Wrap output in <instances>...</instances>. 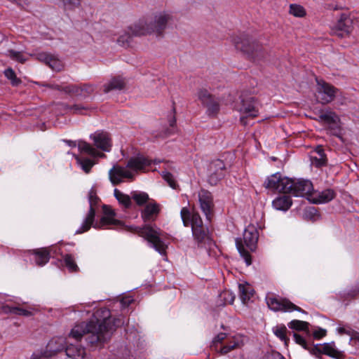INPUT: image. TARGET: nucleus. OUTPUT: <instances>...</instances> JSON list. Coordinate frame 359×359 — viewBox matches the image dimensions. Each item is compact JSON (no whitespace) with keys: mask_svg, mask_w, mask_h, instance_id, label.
<instances>
[{"mask_svg":"<svg viewBox=\"0 0 359 359\" xmlns=\"http://www.w3.org/2000/svg\"><path fill=\"white\" fill-rule=\"evenodd\" d=\"M51 357V354L49 353L45 348V349L38 350L34 352L30 359H49Z\"/></svg>","mask_w":359,"mask_h":359,"instance_id":"nucleus-44","label":"nucleus"},{"mask_svg":"<svg viewBox=\"0 0 359 359\" xmlns=\"http://www.w3.org/2000/svg\"><path fill=\"white\" fill-rule=\"evenodd\" d=\"M64 262L69 271L76 272L78 271L79 267L75 262L74 258L71 255H65L64 256Z\"/></svg>","mask_w":359,"mask_h":359,"instance_id":"nucleus-43","label":"nucleus"},{"mask_svg":"<svg viewBox=\"0 0 359 359\" xmlns=\"http://www.w3.org/2000/svg\"><path fill=\"white\" fill-rule=\"evenodd\" d=\"M128 230L144 237L149 242L150 246L161 255L165 254L168 245L164 241V239L166 234L160 229L151 225H145L143 227L130 226Z\"/></svg>","mask_w":359,"mask_h":359,"instance_id":"nucleus-4","label":"nucleus"},{"mask_svg":"<svg viewBox=\"0 0 359 359\" xmlns=\"http://www.w3.org/2000/svg\"><path fill=\"white\" fill-rule=\"evenodd\" d=\"M293 336H294V339L297 344H299L304 349H306L310 352L311 347L313 345L308 344L307 342L306 341V340L298 334L294 333Z\"/></svg>","mask_w":359,"mask_h":359,"instance_id":"nucleus-48","label":"nucleus"},{"mask_svg":"<svg viewBox=\"0 0 359 359\" xmlns=\"http://www.w3.org/2000/svg\"><path fill=\"white\" fill-rule=\"evenodd\" d=\"M238 290L240 299L243 304L248 303L254 295L253 288L247 283H240Z\"/></svg>","mask_w":359,"mask_h":359,"instance_id":"nucleus-28","label":"nucleus"},{"mask_svg":"<svg viewBox=\"0 0 359 359\" xmlns=\"http://www.w3.org/2000/svg\"><path fill=\"white\" fill-rule=\"evenodd\" d=\"M291 188L287 193L294 196H302L306 198L311 201V198L313 197V187L311 181L306 180H294L291 179Z\"/></svg>","mask_w":359,"mask_h":359,"instance_id":"nucleus-8","label":"nucleus"},{"mask_svg":"<svg viewBox=\"0 0 359 359\" xmlns=\"http://www.w3.org/2000/svg\"><path fill=\"white\" fill-rule=\"evenodd\" d=\"M114 196L118 201L120 203L123 205L125 207H129L131 203V196L122 193L117 189H115L114 191Z\"/></svg>","mask_w":359,"mask_h":359,"instance_id":"nucleus-38","label":"nucleus"},{"mask_svg":"<svg viewBox=\"0 0 359 359\" xmlns=\"http://www.w3.org/2000/svg\"><path fill=\"white\" fill-rule=\"evenodd\" d=\"M273 331L274 334L287 346L289 339L286 336L287 328L285 326H276Z\"/></svg>","mask_w":359,"mask_h":359,"instance_id":"nucleus-40","label":"nucleus"},{"mask_svg":"<svg viewBox=\"0 0 359 359\" xmlns=\"http://www.w3.org/2000/svg\"><path fill=\"white\" fill-rule=\"evenodd\" d=\"M35 262L39 266H43L50 259L49 252L46 248L37 249L33 251Z\"/></svg>","mask_w":359,"mask_h":359,"instance_id":"nucleus-32","label":"nucleus"},{"mask_svg":"<svg viewBox=\"0 0 359 359\" xmlns=\"http://www.w3.org/2000/svg\"><path fill=\"white\" fill-rule=\"evenodd\" d=\"M233 109L239 112H257L261 109L259 102L253 95L248 93H242L239 97Z\"/></svg>","mask_w":359,"mask_h":359,"instance_id":"nucleus-11","label":"nucleus"},{"mask_svg":"<svg viewBox=\"0 0 359 359\" xmlns=\"http://www.w3.org/2000/svg\"><path fill=\"white\" fill-rule=\"evenodd\" d=\"M181 218L185 226H191L194 239L198 243L203 242L208 236V229L203 226V221L197 212H191L187 208L181 210Z\"/></svg>","mask_w":359,"mask_h":359,"instance_id":"nucleus-5","label":"nucleus"},{"mask_svg":"<svg viewBox=\"0 0 359 359\" xmlns=\"http://www.w3.org/2000/svg\"><path fill=\"white\" fill-rule=\"evenodd\" d=\"M318 121L330 130L332 135L339 136L341 122L337 114H320Z\"/></svg>","mask_w":359,"mask_h":359,"instance_id":"nucleus-14","label":"nucleus"},{"mask_svg":"<svg viewBox=\"0 0 359 359\" xmlns=\"http://www.w3.org/2000/svg\"><path fill=\"white\" fill-rule=\"evenodd\" d=\"M65 9L67 10H74L81 6L82 0H60Z\"/></svg>","mask_w":359,"mask_h":359,"instance_id":"nucleus-45","label":"nucleus"},{"mask_svg":"<svg viewBox=\"0 0 359 359\" xmlns=\"http://www.w3.org/2000/svg\"><path fill=\"white\" fill-rule=\"evenodd\" d=\"M312 163L318 167L324 165L326 163V158L325 154H320L319 158L313 157L312 158Z\"/></svg>","mask_w":359,"mask_h":359,"instance_id":"nucleus-49","label":"nucleus"},{"mask_svg":"<svg viewBox=\"0 0 359 359\" xmlns=\"http://www.w3.org/2000/svg\"><path fill=\"white\" fill-rule=\"evenodd\" d=\"M95 321L90 320L88 323H81L76 325L71 330L69 337L76 342L81 340L83 334H88V342L91 345L104 343L110 336L114 327L124 323L121 318H110V311L107 308H101L94 313Z\"/></svg>","mask_w":359,"mask_h":359,"instance_id":"nucleus-1","label":"nucleus"},{"mask_svg":"<svg viewBox=\"0 0 359 359\" xmlns=\"http://www.w3.org/2000/svg\"><path fill=\"white\" fill-rule=\"evenodd\" d=\"M109 177L111 184L116 185L123 182L125 179H132L133 174L127 167L114 165L109 171Z\"/></svg>","mask_w":359,"mask_h":359,"instance_id":"nucleus-15","label":"nucleus"},{"mask_svg":"<svg viewBox=\"0 0 359 359\" xmlns=\"http://www.w3.org/2000/svg\"><path fill=\"white\" fill-rule=\"evenodd\" d=\"M249 116H250L252 118H254L257 116V114L251 113V114H249Z\"/></svg>","mask_w":359,"mask_h":359,"instance_id":"nucleus-63","label":"nucleus"},{"mask_svg":"<svg viewBox=\"0 0 359 359\" xmlns=\"http://www.w3.org/2000/svg\"><path fill=\"white\" fill-rule=\"evenodd\" d=\"M46 123H43V124H42L41 127H40V129H41V130H46Z\"/></svg>","mask_w":359,"mask_h":359,"instance_id":"nucleus-62","label":"nucleus"},{"mask_svg":"<svg viewBox=\"0 0 359 359\" xmlns=\"http://www.w3.org/2000/svg\"><path fill=\"white\" fill-rule=\"evenodd\" d=\"M67 343L66 339L63 337H55L49 341L46 348L53 357L57 352L62 351Z\"/></svg>","mask_w":359,"mask_h":359,"instance_id":"nucleus-24","label":"nucleus"},{"mask_svg":"<svg viewBox=\"0 0 359 359\" xmlns=\"http://www.w3.org/2000/svg\"><path fill=\"white\" fill-rule=\"evenodd\" d=\"M200 208L206 216L207 219L210 220L213 204V198L212 194L205 189H201L198 194Z\"/></svg>","mask_w":359,"mask_h":359,"instance_id":"nucleus-17","label":"nucleus"},{"mask_svg":"<svg viewBox=\"0 0 359 359\" xmlns=\"http://www.w3.org/2000/svg\"><path fill=\"white\" fill-rule=\"evenodd\" d=\"M292 204L291 198L288 196H280L272 201V206L274 209L286 212Z\"/></svg>","mask_w":359,"mask_h":359,"instance_id":"nucleus-26","label":"nucleus"},{"mask_svg":"<svg viewBox=\"0 0 359 359\" xmlns=\"http://www.w3.org/2000/svg\"><path fill=\"white\" fill-rule=\"evenodd\" d=\"M79 150L87 154H89L93 157H104L105 155L103 153L98 151L95 148L91 146L89 143L83 141H80L78 143Z\"/></svg>","mask_w":359,"mask_h":359,"instance_id":"nucleus-30","label":"nucleus"},{"mask_svg":"<svg viewBox=\"0 0 359 359\" xmlns=\"http://www.w3.org/2000/svg\"><path fill=\"white\" fill-rule=\"evenodd\" d=\"M337 332L339 333V334H344L345 333V329L344 327H338L337 328Z\"/></svg>","mask_w":359,"mask_h":359,"instance_id":"nucleus-61","label":"nucleus"},{"mask_svg":"<svg viewBox=\"0 0 359 359\" xmlns=\"http://www.w3.org/2000/svg\"><path fill=\"white\" fill-rule=\"evenodd\" d=\"M197 97L201 104L206 107L210 112H217L219 110L220 102L218 98L211 95L205 88L199 89Z\"/></svg>","mask_w":359,"mask_h":359,"instance_id":"nucleus-13","label":"nucleus"},{"mask_svg":"<svg viewBox=\"0 0 359 359\" xmlns=\"http://www.w3.org/2000/svg\"><path fill=\"white\" fill-rule=\"evenodd\" d=\"M58 108L57 109L58 110H64V111H67V110H70V111H81V110H88V109L82 106V105H80V104H74V105H71V106H69V105H66V104H60L58 105Z\"/></svg>","mask_w":359,"mask_h":359,"instance_id":"nucleus-46","label":"nucleus"},{"mask_svg":"<svg viewBox=\"0 0 359 359\" xmlns=\"http://www.w3.org/2000/svg\"><path fill=\"white\" fill-rule=\"evenodd\" d=\"M231 41L237 50L248 55L259 49V44L245 34L233 36Z\"/></svg>","mask_w":359,"mask_h":359,"instance_id":"nucleus-10","label":"nucleus"},{"mask_svg":"<svg viewBox=\"0 0 359 359\" xmlns=\"http://www.w3.org/2000/svg\"><path fill=\"white\" fill-rule=\"evenodd\" d=\"M268 358L269 359H285L283 358V355H281L278 352H274V353H271L269 356H268Z\"/></svg>","mask_w":359,"mask_h":359,"instance_id":"nucleus-56","label":"nucleus"},{"mask_svg":"<svg viewBox=\"0 0 359 359\" xmlns=\"http://www.w3.org/2000/svg\"><path fill=\"white\" fill-rule=\"evenodd\" d=\"M131 198H133L138 205H142L148 201L149 196L145 192L133 191L131 193Z\"/></svg>","mask_w":359,"mask_h":359,"instance_id":"nucleus-36","label":"nucleus"},{"mask_svg":"<svg viewBox=\"0 0 359 359\" xmlns=\"http://www.w3.org/2000/svg\"><path fill=\"white\" fill-rule=\"evenodd\" d=\"M38 59L40 61L46 63L47 65H48L49 67H50L54 71L60 72L63 68L62 62L60 60H58L56 57L50 54L45 53H40L38 55Z\"/></svg>","mask_w":359,"mask_h":359,"instance_id":"nucleus-22","label":"nucleus"},{"mask_svg":"<svg viewBox=\"0 0 359 359\" xmlns=\"http://www.w3.org/2000/svg\"><path fill=\"white\" fill-rule=\"evenodd\" d=\"M241 121L243 123V124H245V123L244 122V117H241Z\"/></svg>","mask_w":359,"mask_h":359,"instance_id":"nucleus-64","label":"nucleus"},{"mask_svg":"<svg viewBox=\"0 0 359 359\" xmlns=\"http://www.w3.org/2000/svg\"><path fill=\"white\" fill-rule=\"evenodd\" d=\"M266 300L269 308L274 311L291 312L297 311L299 312L305 313L304 310L287 299L277 298L271 295L266 297Z\"/></svg>","mask_w":359,"mask_h":359,"instance_id":"nucleus-9","label":"nucleus"},{"mask_svg":"<svg viewBox=\"0 0 359 359\" xmlns=\"http://www.w3.org/2000/svg\"><path fill=\"white\" fill-rule=\"evenodd\" d=\"M81 90L86 91L88 93H90L94 91V88H93V86H92L90 85H84L82 87Z\"/></svg>","mask_w":359,"mask_h":359,"instance_id":"nucleus-57","label":"nucleus"},{"mask_svg":"<svg viewBox=\"0 0 359 359\" xmlns=\"http://www.w3.org/2000/svg\"><path fill=\"white\" fill-rule=\"evenodd\" d=\"M126 82L124 78L121 76H116L112 78L108 83L103 86V91L105 93H109L111 90H123L126 86Z\"/></svg>","mask_w":359,"mask_h":359,"instance_id":"nucleus-27","label":"nucleus"},{"mask_svg":"<svg viewBox=\"0 0 359 359\" xmlns=\"http://www.w3.org/2000/svg\"><path fill=\"white\" fill-rule=\"evenodd\" d=\"M335 196V193L332 189H325L321 192L314 191L313 197L311 198V202L313 203H325L332 201Z\"/></svg>","mask_w":359,"mask_h":359,"instance_id":"nucleus-25","label":"nucleus"},{"mask_svg":"<svg viewBox=\"0 0 359 359\" xmlns=\"http://www.w3.org/2000/svg\"><path fill=\"white\" fill-rule=\"evenodd\" d=\"M88 199L90 209L81 226L76 231V233L79 234L86 232L91 226H93L95 229H105L108 228L109 226L121 225V222L114 217L115 212L114 210L107 205L102 206L103 215L100 221L94 222L95 216L94 205L97 203L99 198L97 197L95 192L91 190L89 192Z\"/></svg>","mask_w":359,"mask_h":359,"instance_id":"nucleus-3","label":"nucleus"},{"mask_svg":"<svg viewBox=\"0 0 359 359\" xmlns=\"http://www.w3.org/2000/svg\"><path fill=\"white\" fill-rule=\"evenodd\" d=\"M258 241V233L254 226H248L243 233V241L246 247L251 251L256 248Z\"/></svg>","mask_w":359,"mask_h":359,"instance_id":"nucleus-21","label":"nucleus"},{"mask_svg":"<svg viewBox=\"0 0 359 359\" xmlns=\"http://www.w3.org/2000/svg\"><path fill=\"white\" fill-rule=\"evenodd\" d=\"M77 164L81 167V168L86 172H90L92 167L95 164V163L88 158L79 157L76 155H74Z\"/></svg>","mask_w":359,"mask_h":359,"instance_id":"nucleus-34","label":"nucleus"},{"mask_svg":"<svg viewBox=\"0 0 359 359\" xmlns=\"http://www.w3.org/2000/svg\"><path fill=\"white\" fill-rule=\"evenodd\" d=\"M236 248H237L241 256L244 259L246 265L250 266L252 264L250 255L244 248V247L241 244V242L239 239H236Z\"/></svg>","mask_w":359,"mask_h":359,"instance_id":"nucleus-35","label":"nucleus"},{"mask_svg":"<svg viewBox=\"0 0 359 359\" xmlns=\"http://www.w3.org/2000/svg\"><path fill=\"white\" fill-rule=\"evenodd\" d=\"M133 302V299L130 296H125L120 300V304L122 308L128 306Z\"/></svg>","mask_w":359,"mask_h":359,"instance_id":"nucleus-51","label":"nucleus"},{"mask_svg":"<svg viewBox=\"0 0 359 359\" xmlns=\"http://www.w3.org/2000/svg\"><path fill=\"white\" fill-rule=\"evenodd\" d=\"M169 122L171 128L168 131V135L173 134L177 131V129L175 128L176 118L174 116H172L170 117Z\"/></svg>","mask_w":359,"mask_h":359,"instance_id":"nucleus-52","label":"nucleus"},{"mask_svg":"<svg viewBox=\"0 0 359 359\" xmlns=\"http://www.w3.org/2000/svg\"><path fill=\"white\" fill-rule=\"evenodd\" d=\"M353 28L351 18L348 15L343 13L333 27L332 32L339 37H345L351 34Z\"/></svg>","mask_w":359,"mask_h":359,"instance_id":"nucleus-12","label":"nucleus"},{"mask_svg":"<svg viewBox=\"0 0 359 359\" xmlns=\"http://www.w3.org/2000/svg\"><path fill=\"white\" fill-rule=\"evenodd\" d=\"M311 354L320 358L321 354L327 355L332 358H337L339 352L335 349L333 344H325L323 345H315L311 347Z\"/></svg>","mask_w":359,"mask_h":359,"instance_id":"nucleus-19","label":"nucleus"},{"mask_svg":"<svg viewBox=\"0 0 359 359\" xmlns=\"http://www.w3.org/2000/svg\"><path fill=\"white\" fill-rule=\"evenodd\" d=\"M172 16L166 12L156 13L149 22L146 20H140L138 22L130 25L128 28V36L125 39L124 36L118 39V42L124 45L125 42L128 43L130 36H141L155 33L161 35L167 27L168 23L171 20Z\"/></svg>","mask_w":359,"mask_h":359,"instance_id":"nucleus-2","label":"nucleus"},{"mask_svg":"<svg viewBox=\"0 0 359 359\" xmlns=\"http://www.w3.org/2000/svg\"><path fill=\"white\" fill-rule=\"evenodd\" d=\"M291 184V179L283 177L280 172L270 175L264 182V187L266 189L283 193H287Z\"/></svg>","mask_w":359,"mask_h":359,"instance_id":"nucleus-7","label":"nucleus"},{"mask_svg":"<svg viewBox=\"0 0 359 359\" xmlns=\"http://www.w3.org/2000/svg\"><path fill=\"white\" fill-rule=\"evenodd\" d=\"M316 151L318 152L319 156H320V154H325L324 151L321 147H318L316 149Z\"/></svg>","mask_w":359,"mask_h":359,"instance_id":"nucleus-59","label":"nucleus"},{"mask_svg":"<svg viewBox=\"0 0 359 359\" xmlns=\"http://www.w3.org/2000/svg\"><path fill=\"white\" fill-rule=\"evenodd\" d=\"M289 327L299 331H306L308 330L309 323L305 321L294 320L289 323Z\"/></svg>","mask_w":359,"mask_h":359,"instance_id":"nucleus-42","label":"nucleus"},{"mask_svg":"<svg viewBox=\"0 0 359 359\" xmlns=\"http://www.w3.org/2000/svg\"><path fill=\"white\" fill-rule=\"evenodd\" d=\"M159 212V208L156 203H149L146 205L142 212V218L144 222L153 220Z\"/></svg>","mask_w":359,"mask_h":359,"instance_id":"nucleus-31","label":"nucleus"},{"mask_svg":"<svg viewBox=\"0 0 359 359\" xmlns=\"http://www.w3.org/2000/svg\"><path fill=\"white\" fill-rule=\"evenodd\" d=\"M222 297L224 299L226 303L232 304L235 300V295L229 292H224L222 294Z\"/></svg>","mask_w":359,"mask_h":359,"instance_id":"nucleus-50","label":"nucleus"},{"mask_svg":"<svg viewBox=\"0 0 359 359\" xmlns=\"http://www.w3.org/2000/svg\"><path fill=\"white\" fill-rule=\"evenodd\" d=\"M163 178L168 182V185L172 189H175L177 186V182L173 177V175L168 172H162Z\"/></svg>","mask_w":359,"mask_h":359,"instance_id":"nucleus-47","label":"nucleus"},{"mask_svg":"<svg viewBox=\"0 0 359 359\" xmlns=\"http://www.w3.org/2000/svg\"><path fill=\"white\" fill-rule=\"evenodd\" d=\"M55 115V118L57 122L55 123V126H60L63 123H66L65 118L64 117V114H54Z\"/></svg>","mask_w":359,"mask_h":359,"instance_id":"nucleus-53","label":"nucleus"},{"mask_svg":"<svg viewBox=\"0 0 359 359\" xmlns=\"http://www.w3.org/2000/svg\"><path fill=\"white\" fill-rule=\"evenodd\" d=\"M243 344V338L240 335H235L229 339V342L226 345L224 346L221 350L220 353L222 354H226L231 351L240 348Z\"/></svg>","mask_w":359,"mask_h":359,"instance_id":"nucleus-29","label":"nucleus"},{"mask_svg":"<svg viewBox=\"0 0 359 359\" xmlns=\"http://www.w3.org/2000/svg\"><path fill=\"white\" fill-rule=\"evenodd\" d=\"M2 311L5 313H11L18 316H29L32 315V312L28 310L18 306H11L9 305L3 306Z\"/></svg>","mask_w":359,"mask_h":359,"instance_id":"nucleus-33","label":"nucleus"},{"mask_svg":"<svg viewBox=\"0 0 359 359\" xmlns=\"http://www.w3.org/2000/svg\"><path fill=\"white\" fill-rule=\"evenodd\" d=\"M4 73V76L10 80L13 86H18L21 83V79L17 77L15 72L12 68L5 69Z\"/></svg>","mask_w":359,"mask_h":359,"instance_id":"nucleus-37","label":"nucleus"},{"mask_svg":"<svg viewBox=\"0 0 359 359\" xmlns=\"http://www.w3.org/2000/svg\"><path fill=\"white\" fill-rule=\"evenodd\" d=\"M320 114H314V115H316V116H311V115H307V114H305V116H306L307 117H309L310 118H313V119H318V115Z\"/></svg>","mask_w":359,"mask_h":359,"instance_id":"nucleus-60","label":"nucleus"},{"mask_svg":"<svg viewBox=\"0 0 359 359\" xmlns=\"http://www.w3.org/2000/svg\"><path fill=\"white\" fill-rule=\"evenodd\" d=\"M289 13L297 18H303L306 15L304 7L298 4H290Z\"/></svg>","mask_w":359,"mask_h":359,"instance_id":"nucleus-41","label":"nucleus"},{"mask_svg":"<svg viewBox=\"0 0 359 359\" xmlns=\"http://www.w3.org/2000/svg\"><path fill=\"white\" fill-rule=\"evenodd\" d=\"M316 100L322 104H327L332 102L337 93V88L322 79H316Z\"/></svg>","mask_w":359,"mask_h":359,"instance_id":"nucleus-6","label":"nucleus"},{"mask_svg":"<svg viewBox=\"0 0 359 359\" xmlns=\"http://www.w3.org/2000/svg\"><path fill=\"white\" fill-rule=\"evenodd\" d=\"M151 161L143 156L131 158L127 164V168L133 171H144L151 165Z\"/></svg>","mask_w":359,"mask_h":359,"instance_id":"nucleus-20","label":"nucleus"},{"mask_svg":"<svg viewBox=\"0 0 359 359\" xmlns=\"http://www.w3.org/2000/svg\"><path fill=\"white\" fill-rule=\"evenodd\" d=\"M13 60L19 62L20 63H24L27 60V58L25 55L20 51H16L14 50H8L6 54Z\"/></svg>","mask_w":359,"mask_h":359,"instance_id":"nucleus-39","label":"nucleus"},{"mask_svg":"<svg viewBox=\"0 0 359 359\" xmlns=\"http://www.w3.org/2000/svg\"><path fill=\"white\" fill-rule=\"evenodd\" d=\"M225 165L223 161L216 159L212 161L208 168V182L211 185H216L224 177Z\"/></svg>","mask_w":359,"mask_h":359,"instance_id":"nucleus-16","label":"nucleus"},{"mask_svg":"<svg viewBox=\"0 0 359 359\" xmlns=\"http://www.w3.org/2000/svg\"><path fill=\"white\" fill-rule=\"evenodd\" d=\"M226 337V334L225 333H219L214 338L212 343L214 344L221 343Z\"/></svg>","mask_w":359,"mask_h":359,"instance_id":"nucleus-54","label":"nucleus"},{"mask_svg":"<svg viewBox=\"0 0 359 359\" xmlns=\"http://www.w3.org/2000/svg\"><path fill=\"white\" fill-rule=\"evenodd\" d=\"M326 334L325 330L323 329H319L318 330H316L313 332V337L316 339H320L323 337H324Z\"/></svg>","mask_w":359,"mask_h":359,"instance_id":"nucleus-55","label":"nucleus"},{"mask_svg":"<svg viewBox=\"0 0 359 359\" xmlns=\"http://www.w3.org/2000/svg\"><path fill=\"white\" fill-rule=\"evenodd\" d=\"M64 349H65L66 355L69 358L74 359H83L86 355L84 348L77 344L69 343V341L65 344Z\"/></svg>","mask_w":359,"mask_h":359,"instance_id":"nucleus-23","label":"nucleus"},{"mask_svg":"<svg viewBox=\"0 0 359 359\" xmlns=\"http://www.w3.org/2000/svg\"><path fill=\"white\" fill-rule=\"evenodd\" d=\"M65 142L68 144V146L71 147H75L76 146V143L74 141L72 140H65Z\"/></svg>","mask_w":359,"mask_h":359,"instance_id":"nucleus-58","label":"nucleus"},{"mask_svg":"<svg viewBox=\"0 0 359 359\" xmlns=\"http://www.w3.org/2000/svg\"><path fill=\"white\" fill-rule=\"evenodd\" d=\"M90 137L97 149L106 152L111 151L112 147L111 139L107 132L98 130L91 134Z\"/></svg>","mask_w":359,"mask_h":359,"instance_id":"nucleus-18","label":"nucleus"}]
</instances>
